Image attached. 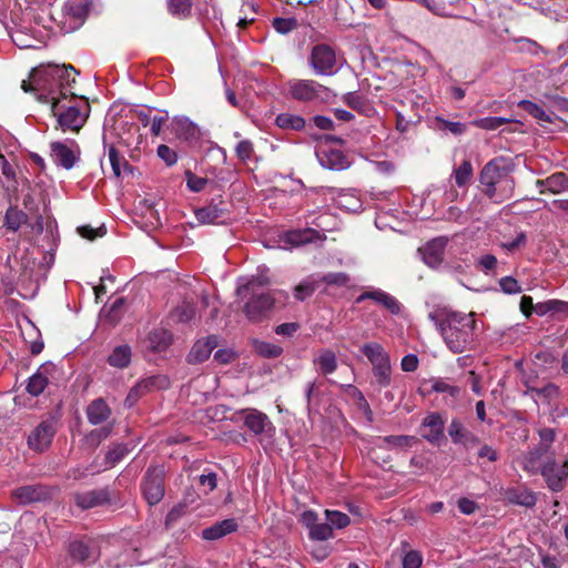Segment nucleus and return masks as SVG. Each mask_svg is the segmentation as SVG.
Here are the masks:
<instances>
[{
  "label": "nucleus",
  "mask_w": 568,
  "mask_h": 568,
  "mask_svg": "<svg viewBox=\"0 0 568 568\" xmlns=\"http://www.w3.org/2000/svg\"><path fill=\"white\" fill-rule=\"evenodd\" d=\"M447 348L459 354L474 347L477 336V321L474 313L450 312L442 316L429 314Z\"/></svg>",
  "instance_id": "obj_1"
},
{
  "label": "nucleus",
  "mask_w": 568,
  "mask_h": 568,
  "mask_svg": "<svg viewBox=\"0 0 568 568\" xmlns=\"http://www.w3.org/2000/svg\"><path fill=\"white\" fill-rule=\"evenodd\" d=\"M63 73L58 64L39 65L32 69L28 80L22 81L21 89L34 93L39 101L53 103L59 99L55 75Z\"/></svg>",
  "instance_id": "obj_2"
},
{
  "label": "nucleus",
  "mask_w": 568,
  "mask_h": 568,
  "mask_svg": "<svg viewBox=\"0 0 568 568\" xmlns=\"http://www.w3.org/2000/svg\"><path fill=\"white\" fill-rule=\"evenodd\" d=\"M52 112L63 131H79L87 121L90 106L87 100L81 99L75 105H64L60 98L52 103Z\"/></svg>",
  "instance_id": "obj_3"
},
{
  "label": "nucleus",
  "mask_w": 568,
  "mask_h": 568,
  "mask_svg": "<svg viewBox=\"0 0 568 568\" xmlns=\"http://www.w3.org/2000/svg\"><path fill=\"white\" fill-rule=\"evenodd\" d=\"M503 163V159H494L486 163L480 172V183L485 186V193L490 199L495 197L498 184L505 183L507 186L513 184Z\"/></svg>",
  "instance_id": "obj_4"
},
{
  "label": "nucleus",
  "mask_w": 568,
  "mask_h": 568,
  "mask_svg": "<svg viewBox=\"0 0 568 568\" xmlns=\"http://www.w3.org/2000/svg\"><path fill=\"white\" fill-rule=\"evenodd\" d=\"M291 98L298 101H311L323 98L327 91L325 87L314 80L292 79L286 82Z\"/></svg>",
  "instance_id": "obj_5"
},
{
  "label": "nucleus",
  "mask_w": 568,
  "mask_h": 568,
  "mask_svg": "<svg viewBox=\"0 0 568 568\" xmlns=\"http://www.w3.org/2000/svg\"><path fill=\"white\" fill-rule=\"evenodd\" d=\"M311 65L318 75H332L336 69L335 51L326 44H317L311 53Z\"/></svg>",
  "instance_id": "obj_6"
},
{
  "label": "nucleus",
  "mask_w": 568,
  "mask_h": 568,
  "mask_svg": "<svg viewBox=\"0 0 568 568\" xmlns=\"http://www.w3.org/2000/svg\"><path fill=\"white\" fill-rule=\"evenodd\" d=\"M164 469L160 466L150 468L143 483V494L149 505H156L164 496Z\"/></svg>",
  "instance_id": "obj_7"
},
{
  "label": "nucleus",
  "mask_w": 568,
  "mask_h": 568,
  "mask_svg": "<svg viewBox=\"0 0 568 568\" xmlns=\"http://www.w3.org/2000/svg\"><path fill=\"white\" fill-rule=\"evenodd\" d=\"M325 239L326 236L323 233L314 229L287 231L280 236V241L284 248L305 245L317 241L322 242Z\"/></svg>",
  "instance_id": "obj_8"
},
{
  "label": "nucleus",
  "mask_w": 568,
  "mask_h": 568,
  "mask_svg": "<svg viewBox=\"0 0 568 568\" xmlns=\"http://www.w3.org/2000/svg\"><path fill=\"white\" fill-rule=\"evenodd\" d=\"M540 474L545 478L549 489L560 491L564 489L565 481L568 478V460H565L561 466L550 460L542 465Z\"/></svg>",
  "instance_id": "obj_9"
},
{
  "label": "nucleus",
  "mask_w": 568,
  "mask_h": 568,
  "mask_svg": "<svg viewBox=\"0 0 568 568\" xmlns=\"http://www.w3.org/2000/svg\"><path fill=\"white\" fill-rule=\"evenodd\" d=\"M274 305V296L271 293L254 295L244 306V313L248 321H261Z\"/></svg>",
  "instance_id": "obj_10"
},
{
  "label": "nucleus",
  "mask_w": 568,
  "mask_h": 568,
  "mask_svg": "<svg viewBox=\"0 0 568 568\" xmlns=\"http://www.w3.org/2000/svg\"><path fill=\"white\" fill-rule=\"evenodd\" d=\"M448 239L439 236L427 242L418 250L425 264L429 267H438L443 260Z\"/></svg>",
  "instance_id": "obj_11"
},
{
  "label": "nucleus",
  "mask_w": 568,
  "mask_h": 568,
  "mask_svg": "<svg viewBox=\"0 0 568 568\" xmlns=\"http://www.w3.org/2000/svg\"><path fill=\"white\" fill-rule=\"evenodd\" d=\"M365 300L374 301L385 307L393 315H398L402 311V304L396 300V297L379 288H371L363 292L356 298V303H361Z\"/></svg>",
  "instance_id": "obj_12"
},
{
  "label": "nucleus",
  "mask_w": 568,
  "mask_h": 568,
  "mask_svg": "<svg viewBox=\"0 0 568 568\" xmlns=\"http://www.w3.org/2000/svg\"><path fill=\"white\" fill-rule=\"evenodd\" d=\"M54 433L53 422H43L31 433L28 444L32 449L41 452L49 447Z\"/></svg>",
  "instance_id": "obj_13"
},
{
  "label": "nucleus",
  "mask_w": 568,
  "mask_h": 568,
  "mask_svg": "<svg viewBox=\"0 0 568 568\" xmlns=\"http://www.w3.org/2000/svg\"><path fill=\"white\" fill-rule=\"evenodd\" d=\"M69 554L75 562H93L99 558L95 545L88 540H75L69 545Z\"/></svg>",
  "instance_id": "obj_14"
},
{
  "label": "nucleus",
  "mask_w": 568,
  "mask_h": 568,
  "mask_svg": "<svg viewBox=\"0 0 568 568\" xmlns=\"http://www.w3.org/2000/svg\"><path fill=\"white\" fill-rule=\"evenodd\" d=\"M267 272L268 268L266 266H260L256 274L247 278H241L236 288V294L239 296H244L247 293H253L255 295L257 288L267 286L271 283Z\"/></svg>",
  "instance_id": "obj_15"
},
{
  "label": "nucleus",
  "mask_w": 568,
  "mask_h": 568,
  "mask_svg": "<svg viewBox=\"0 0 568 568\" xmlns=\"http://www.w3.org/2000/svg\"><path fill=\"white\" fill-rule=\"evenodd\" d=\"M445 422L438 413L427 415L422 423V436L429 443H437L444 436Z\"/></svg>",
  "instance_id": "obj_16"
},
{
  "label": "nucleus",
  "mask_w": 568,
  "mask_h": 568,
  "mask_svg": "<svg viewBox=\"0 0 568 568\" xmlns=\"http://www.w3.org/2000/svg\"><path fill=\"white\" fill-rule=\"evenodd\" d=\"M317 159L325 169L342 171L349 166V161L339 150L328 149L317 152Z\"/></svg>",
  "instance_id": "obj_17"
},
{
  "label": "nucleus",
  "mask_w": 568,
  "mask_h": 568,
  "mask_svg": "<svg viewBox=\"0 0 568 568\" xmlns=\"http://www.w3.org/2000/svg\"><path fill=\"white\" fill-rule=\"evenodd\" d=\"M217 346V337L209 336L203 339H199L187 355L189 363L196 364L206 361L212 351Z\"/></svg>",
  "instance_id": "obj_18"
},
{
  "label": "nucleus",
  "mask_w": 568,
  "mask_h": 568,
  "mask_svg": "<svg viewBox=\"0 0 568 568\" xmlns=\"http://www.w3.org/2000/svg\"><path fill=\"white\" fill-rule=\"evenodd\" d=\"M74 500L80 508L90 509L108 503L110 496L106 489H97L77 494Z\"/></svg>",
  "instance_id": "obj_19"
},
{
  "label": "nucleus",
  "mask_w": 568,
  "mask_h": 568,
  "mask_svg": "<svg viewBox=\"0 0 568 568\" xmlns=\"http://www.w3.org/2000/svg\"><path fill=\"white\" fill-rule=\"evenodd\" d=\"M51 158L55 164L61 165L67 170L74 165L77 159L73 149L64 142L51 143Z\"/></svg>",
  "instance_id": "obj_20"
},
{
  "label": "nucleus",
  "mask_w": 568,
  "mask_h": 568,
  "mask_svg": "<svg viewBox=\"0 0 568 568\" xmlns=\"http://www.w3.org/2000/svg\"><path fill=\"white\" fill-rule=\"evenodd\" d=\"M244 424L255 435L264 434L273 428L268 417L256 409L246 412Z\"/></svg>",
  "instance_id": "obj_21"
},
{
  "label": "nucleus",
  "mask_w": 568,
  "mask_h": 568,
  "mask_svg": "<svg viewBox=\"0 0 568 568\" xmlns=\"http://www.w3.org/2000/svg\"><path fill=\"white\" fill-rule=\"evenodd\" d=\"M239 525L233 518L224 519L202 530V538L205 540H217L234 532Z\"/></svg>",
  "instance_id": "obj_22"
},
{
  "label": "nucleus",
  "mask_w": 568,
  "mask_h": 568,
  "mask_svg": "<svg viewBox=\"0 0 568 568\" xmlns=\"http://www.w3.org/2000/svg\"><path fill=\"white\" fill-rule=\"evenodd\" d=\"M505 499L510 504L524 507H532L537 500L536 495L524 487L508 488L505 491Z\"/></svg>",
  "instance_id": "obj_23"
},
{
  "label": "nucleus",
  "mask_w": 568,
  "mask_h": 568,
  "mask_svg": "<svg viewBox=\"0 0 568 568\" xmlns=\"http://www.w3.org/2000/svg\"><path fill=\"white\" fill-rule=\"evenodd\" d=\"M361 351L371 362L373 367L390 363L388 353L378 343H366L361 347Z\"/></svg>",
  "instance_id": "obj_24"
},
{
  "label": "nucleus",
  "mask_w": 568,
  "mask_h": 568,
  "mask_svg": "<svg viewBox=\"0 0 568 568\" xmlns=\"http://www.w3.org/2000/svg\"><path fill=\"white\" fill-rule=\"evenodd\" d=\"M132 359V349L128 344L115 346L108 356V364L114 368H126Z\"/></svg>",
  "instance_id": "obj_25"
},
{
  "label": "nucleus",
  "mask_w": 568,
  "mask_h": 568,
  "mask_svg": "<svg viewBox=\"0 0 568 568\" xmlns=\"http://www.w3.org/2000/svg\"><path fill=\"white\" fill-rule=\"evenodd\" d=\"M448 434L455 444H463L466 448L478 442L477 438L471 433L467 432L463 424L457 419H454L450 423Z\"/></svg>",
  "instance_id": "obj_26"
},
{
  "label": "nucleus",
  "mask_w": 568,
  "mask_h": 568,
  "mask_svg": "<svg viewBox=\"0 0 568 568\" xmlns=\"http://www.w3.org/2000/svg\"><path fill=\"white\" fill-rule=\"evenodd\" d=\"M313 363L324 375L332 374L337 368L336 355L333 351L327 348L321 349L314 357Z\"/></svg>",
  "instance_id": "obj_27"
},
{
  "label": "nucleus",
  "mask_w": 568,
  "mask_h": 568,
  "mask_svg": "<svg viewBox=\"0 0 568 568\" xmlns=\"http://www.w3.org/2000/svg\"><path fill=\"white\" fill-rule=\"evenodd\" d=\"M537 185L540 187V193L550 192L558 194L566 191V173H554L545 180H538Z\"/></svg>",
  "instance_id": "obj_28"
},
{
  "label": "nucleus",
  "mask_w": 568,
  "mask_h": 568,
  "mask_svg": "<svg viewBox=\"0 0 568 568\" xmlns=\"http://www.w3.org/2000/svg\"><path fill=\"white\" fill-rule=\"evenodd\" d=\"M125 313V300L122 297L116 298L110 306L103 307L101 312L102 321L109 325H116Z\"/></svg>",
  "instance_id": "obj_29"
},
{
  "label": "nucleus",
  "mask_w": 568,
  "mask_h": 568,
  "mask_svg": "<svg viewBox=\"0 0 568 568\" xmlns=\"http://www.w3.org/2000/svg\"><path fill=\"white\" fill-rule=\"evenodd\" d=\"M110 413L109 406L101 398L93 400L87 408L88 419L93 425H98L106 420Z\"/></svg>",
  "instance_id": "obj_30"
},
{
  "label": "nucleus",
  "mask_w": 568,
  "mask_h": 568,
  "mask_svg": "<svg viewBox=\"0 0 568 568\" xmlns=\"http://www.w3.org/2000/svg\"><path fill=\"white\" fill-rule=\"evenodd\" d=\"M59 68L64 70V73L61 75H55V83L60 97L65 99L68 94L73 95V93L70 91V88L72 83L75 82V70L71 65H59Z\"/></svg>",
  "instance_id": "obj_31"
},
{
  "label": "nucleus",
  "mask_w": 568,
  "mask_h": 568,
  "mask_svg": "<svg viewBox=\"0 0 568 568\" xmlns=\"http://www.w3.org/2000/svg\"><path fill=\"white\" fill-rule=\"evenodd\" d=\"M171 343L172 336L164 328H155L148 336V345L155 352L165 351Z\"/></svg>",
  "instance_id": "obj_32"
},
{
  "label": "nucleus",
  "mask_w": 568,
  "mask_h": 568,
  "mask_svg": "<svg viewBox=\"0 0 568 568\" xmlns=\"http://www.w3.org/2000/svg\"><path fill=\"white\" fill-rule=\"evenodd\" d=\"M415 437L407 435H392L379 437L377 446L387 449H405L410 447L415 443Z\"/></svg>",
  "instance_id": "obj_33"
},
{
  "label": "nucleus",
  "mask_w": 568,
  "mask_h": 568,
  "mask_svg": "<svg viewBox=\"0 0 568 568\" xmlns=\"http://www.w3.org/2000/svg\"><path fill=\"white\" fill-rule=\"evenodd\" d=\"M546 453V450L541 449L540 447H537L523 456L520 465L528 473L536 474L537 471H540L542 467L539 460L541 456Z\"/></svg>",
  "instance_id": "obj_34"
},
{
  "label": "nucleus",
  "mask_w": 568,
  "mask_h": 568,
  "mask_svg": "<svg viewBox=\"0 0 568 568\" xmlns=\"http://www.w3.org/2000/svg\"><path fill=\"white\" fill-rule=\"evenodd\" d=\"M44 496L43 489L36 486H23L14 491V497L22 504L39 501Z\"/></svg>",
  "instance_id": "obj_35"
},
{
  "label": "nucleus",
  "mask_w": 568,
  "mask_h": 568,
  "mask_svg": "<svg viewBox=\"0 0 568 568\" xmlns=\"http://www.w3.org/2000/svg\"><path fill=\"white\" fill-rule=\"evenodd\" d=\"M473 178V165L469 160H464L459 166L453 170V179L458 187H465Z\"/></svg>",
  "instance_id": "obj_36"
},
{
  "label": "nucleus",
  "mask_w": 568,
  "mask_h": 568,
  "mask_svg": "<svg viewBox=\"0 0 568 568\" xmlns=\"http://www.w3.org/2000/svg\"><path fill=\"white\" fill-rule=\"evenodd\" d=\"M336 205L347 212L362 210V202L354 192H341L336 197Z\"/></svg>",
  "instance_id": "obj_37"
},
{
  "label": "nucleus",
  "mask_w": 568,
  "mask_h": 568,
  "mask_svg": "<svg viewBox=\"0 0 568 568\" xmlns=\"http://www.w3.org/2000/svg\"><path fill=\"white\" fill-rule=\"evenodd\" d=\"M48 385L44 368H39L28 381L27 392L32 396L40 395Z\"/></svg>",
  "instance_id": "obj_38"
},
{
  "label": "nucleus",
  "mask_w": 568,
  "mask_h": 568,
  "mask_svg": "<svg viewBox=\"0 0 568 568\" xmlns=\"http://www.w3.org/2000/svg\"><path fill=\"white\" fill-rule=\"evenodd\" d=\"M275 123L281 129L302 130L305 126V120L292 113H281L276 116Z\"/></svg>",
  "instance_id": "obj_39"
},
{
  "label": "nucleus",
  "mask_w": 568,
  "mask_h": 568,
  "mask_svg": "<svg viewBox=\"0 0 568 568\" xmlns=\"http://www.w3.org/2000/svg\"><path fill=\"white\" fill-rule=\"evenodd\" d=\"M196 220L203 224L219 223L223 216V211L216 205H209L195 211Z\"/></svg>",
  "instance_id": "obj_40"
},
{
  "label": "nucleus",
  "mask_w": 568,
  "mask_h": 568,
  "mask_svg": "<svg viewBox=\"0 0 568 568\" xmlns=\"http://www.w3.org/2000/svg\"><path fill=\"white\" fill-rule=\"evenodd\" d=\"M28 215L17 207H9L6 213V226L16 232L20 229L21 225L27 223Z\"/></svg>",
  "instance_id": "obj_41"
},
{
  "label": "nucleus",
  "mask_w": 568,
  "mask_h": 568,
  "mask_svg": "<svg viewBox=\"0 0 568 568\" xmlns=\"http://www.w3.org/2000/svg\"><path fill=\"white\" fill-rule=\"evenodd\" d=\"M153 379H142L134 387L131 388L126 396L125 403L129 406H133L138 399L151 389Z\"/></svg>",
  "instance_id": "obj_42"
},
{
  "label": "nucleus",
  "mask_w": 568,
  "mask_h": 568,
  "mask_svg": "<svg viewBox=\"0 0 568 568\" xmlns=\"http://www.w3.org/2000/svg\"><path fill=\"white\" fill-rule=\"evenodd\" d=\"M523 110L532 115L535 119L541 122H551V114L546 112L540 105L531 102V101H521L519 103Z\"/></svg>",
  "instance_id": "obj_43"
},
{
  "label": "nucleus",
  "mask_w": 568,
  "mask_h": 568,
  "mask_svg": "<svg viewBox=\"0 0 568 568\" xmlns=\"http://www.w3.org/2000/svg\"><path fill=\"white\" fill-rule=\"evenodd\" d=\"M508 122H509V120L506 118L488 116V118H481V119H476V120L471 121V125L483 129V130L493 131Z\"/></svg>",
  "instance_id": "obj_44"
},
{
  "label": "nucleus",
  "mask_w": 568,
  "mask_h": 568,
  "mask_svg": "<svg viewBox=\"0 0 568 568\" xmlns=\"http://www.w3.org/2000/svg\"><path fill=\"white\" fill-rule=\"evenodd\" d=\"M325 516L332 528L335 527L337 529H342L347 527L351 523L349 517L346 514L341 513L338 510L327 509L325 511Z\"/></svg>",
  "instance_id": "obj_45"
},
{
  "label": "nucleus",
  "mask_w": 568,
  "mask_h": 568,
  "mask_svg": "<svg viewBox=\"0 0 568 568\" xmlns=\"http://www.w3.org/2000/svg\"><path fill=\"white\" fill-rule=\"evenodd\" d=\"M308 536L313 540H327L333 536V529L329 524H315L310 530Z\"/></svg>",
  "instance_id": "obj_46"
},
{
  "label": "nucleus",
  "mask_w": 568,
  "mask_h": 568,
  "mask_svg": "<svg viewBox=\"0 0 568 568\" xmlns=\"http://www.w3.org/2000/svg\"><path fill=\"white\" fill-rule=\"evenodd\" d=\"M169 12L175 17L184 18L191 11L190 0H169Z\"/></svg>",
  "instance_id": "obj_47"
},
{
  "label": "nucleus",
  "mask_w": 568,
  "mask_h": 568,
  "mask_svg": "<svg viewBox=\"0 0 568 568\" xmlns=\"http://www.w3.org/2000/svg\"><path fill=\"white\" fill-rule=\"evenodd\" d=\"M254 349L260 355L268 358L277 357L282 353V348L280 346L262 341H256L254 343Z\"/></svg>",
  "instance_id": "obj_48"
},
{
  "label": "nucleus",
  "mask_w": 568,
  "mask_h": 568,
  "mask_svg": "<svg viewBox=\"0 0 568 568\" xmlns=\"http://www.w3.org/2000/svg\"><path fill=\"white\" fill-rule=\"evenodd\" d=\"M390 363L373 367V375L381 387H387L390 384Z\"/></svg>",
  "instance_id": "obj_49"
},
{
  "label": "nucleus",
  "mask_w": 568,
  "mask_h": 568,
  "mask_svg": "<svg viewBox=\"0 0 568 568\" xmlns=\"http://www.w3.org/2000/svg\"><path fill=\"white\" fill-rule=\"evenodd\" d=\"M128 452L129 450H128L126 446H124V445H118L114 448H112L111 450H109L106 454V457H105V467L104 468L113 467L116 463H119L128 454Z\"/></svg>",
  "instance_id": "obj_50"
},
{
  "label": "nucleus",
  "mask_w": 568,
  "mask_h": 568,
  "mask_svg": "<svg viewBox=\"0 0 568 568\" xmlns=\"http://www.w3.org/2000/svg\"><path fill=\"white\" fill-rule=\"evenodd\" d=\"M235 153L240 161L247 162L254 153L253 143L250 140H242L235 146Z\"/></svg>",
  "instance_id": "obj_51"
},
{
  "label": "nucleus",
  "mask_w": 568,
  "mask_h": 568,
  "mask_svg": "<svg viewBox=\"0 0 568 568\" xmlns=\"http://www.w3.org/2000/svg\"><path fill=\"white\" fill-rule=\"evenodd\" d=\"M430 383H432V386H430L432 390H434L436 393H447L452 397H456L459 394V387H457L455 385H450L444 379H433V381H430Z\"/></svg>",
  "instance_id": "obj_52"
},
{
  "label": "nucleus",
  "mask_w": 568,
  "mask_h": 568,
  "mask_svg": "<svg viewBox=\"0 0 568 568\" xmlns=\"http://www.w3.org/2000/svg\"><path fill=\"white\" fill-rule=\"evenodd\" d=\"M343 101L348 106H351L352 109L359 111V112L364 111V109L366 106V102H365L364 98L356 92L346 93L343 98Z\"/></svg>",
  "instance_id": "obj_53"
},
{
  "label": "nucleus",
  "mask_w": 568,
  "mask_h": 568,
  "mask_svg": "<svg viewBox=\"0 0 568 568\" xmlns=\"http://www.w3.org/2000/svg\"><path fill=\"white\" fill-rule=\"evenodd\" d=\"M423 562V557L417 550H409L403 557V568H420Z\"/></svg>",
  "instance_id": "obj_54"
},
{
  "label": "nucleus",
  "mask_w": 568,
  "mask_h": 568,
  "mask_svg": "<svg viewBox=\"0 0 568 568\" xmlns=\"http://www.w3.org/2000/svg\"><path fill=\"white\" fill-rule=\"evenodd\" d=\"M321 281L327 285L346 286L349 277L345 273H328Z\"/></svg>",
  "instance_id": "obj_55"
},
{
  "label": "nucleus",
  "mask_w": 568,
  "mask_h": 568,
  "mask_svg": "<svg viewBox=\"0 0 568 568\" xmlns=\"http://www.w3.org/2000/svg\"><path fill=\"white\" fill-rule=\"evenodd\" d=\"M273 27L277 32L285 34L296 28V21L294 19L275 18Z\"/></svg>",
  "instance_id": "obj_56"
},
{
  "label": "nucleus",
  "mask_w": 568,
  "mask_h": 568,
  "mask_svg": "<svg viewBox=\"0 0 568 568\" xmlns=\"http://www.w3.org/2000/svg\"><path fill=\"white\" fill-rule=\"evenodd\" d=\"M158 155L168 165H173L178 161V154L174 150L169 148L165 144H161L158 146Z\"/></svg>",
  "instance_id": "obj_57"
},
{
  "label": "nucleus",
  "mask_w": 568,
  "mask_h": 568,
  "mask_svg": "<svg viewBox=\"0 0 568 568\" xmlns=\"http://www.w3.org/2000/svg\"><path fill=\"white\" fill-rule=\"evenodd\" d=\"M499 285H500L503 292H505L507 294H517V293L521 292V287L518 284V282L514 277H510V276L503 277L499 281Z\"/></svg>",
  "instance_id": "obj_58"
},
{
  "label": "nucleus",
  "mask_w": 568,
  "mask_h": 568,
  "mask_svg": "<svg viewBox=\"0 0 568 568\" xmlns=\"http://www.w3.org/2000/svg\"><path fill=\"white\" fill-rule=\"evenodd\" d=\"M109 162L114 175L119 178L121 175V164L122 162L125 163V161L120 158L118 151L113 146L109 149Z\"/></svg>",
  "instance_id": "obj_59"
},
{
  "label": "nucleus",
  "mask_w": 568,
  "mask_h": 568,
  "mask_svg": "<svg viewBox=\"0 0 568 568\" xmlns=\"http://www.w3.org/2000/svg\"><path fill=\"white\" fill-rule=\"evenodd\" d=\"M315 283L304 282L295 287V297L300 301L311 296L315 291Z\"/></svg>",
  "instance_id": "obj_60"
},
{
  "label": "nucleus",
  "mask_w": 568,
  "mask_h": 568,
  "mask_svg": "<svg viewBox=\"0 0 568 568\" xmlns=\"http://www.w3.org/2000/svg\"><path fill=\"white\" fill-rule=\"evenodd\" d=\"M68 11L72 17L83 20L88 14V6L83 2H72L68 6Z\"/></svg>",
  "instance_id": "obj_61"
},
{
  "label": "nucleus",
  "mask_w": 568,
  "mask_h": 568,
  "mask_svg": "<svg viewBox=\"0 0 568 568\" xmlns=\"http://www.w3.org/2000/svg\"><path fill=\"white\" fill-rule=\"evenodd\" d=\"M187 179H186V184H187V187L193 191V192H200L204 189L205 184H206V180L203 179V178H200V176H196L192 173H187L186 174Z\"/></svg>",
  "instance_id": "obj_62"
},
{
  "label": "nucleus",
  "mask_w": 568,
  "mask_h": 568,
  "mask_svg": "<svg viewBox=\"0 0 568 568\" xmlns=\"http://www.w3.org/2000/svg\"><path fill=\"white\" fill-rule=\"evenodd\" d=\"M539 437H540V444L538 447H540L544 450H548L550 444L555 439V433L550 428H544L539 430Z\"/></svg>",
  "instance_id": "obj_63"
},
{
  "label": "nucleus",
  "mask_w": 568,
  "mask_h": 568,
  "mask_svg": "<svg viewBox=\"0 0 568 568\" xmlns=\"http://www.w3.org/2000/svg\"><path fill=\"white\" fill-rule=\"evenodd\" d=\"M298 520L310 530L317 523V514L314 510H304L301 513Z\"/></svg>",
  "instance_id": "obj_64"
}]
</instances>
